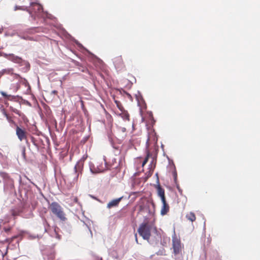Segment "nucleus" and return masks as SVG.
Instances as JSON below:
<instances>
[{
  "label": "nucleus",
  "mask_w": 260,
  "mask_h": 260,
  "mask_svg": "<svg viewBox=\"0 0 260 260\" xmlns=\"http://www.w3.org/2000/svg\"><path fill=\"white\" fill-rule=\"evenodd\" d=\"M153 229L156 230L152 224L145 222L140 225L138 232L144 240L148 241L151 236V232Z\"/></svg>",
  "instance_id": "f257e3e1"
},
{
  "label": "nucleus",
  "mask_w": 260,
  "mask_h": 260,
  "mask_svg": "<svg viewBox=\"0 0 260 260\" xmlns=\"http://www.w3.org/2000/svg\"><path fill=\"white\" fill-rule=\"evenodd\" d=\"M49 209L60 220L64 221L67 220L66 214L63 211V208L58 203L52 202L49 205Z\"/></svg>",
  "instance_id": "f03ea898"
},
{
  "label": "nucleus",
  "mask_w": 260,
  "mask_h": 260,
  "mask_svg": "<svg viewBox=\"0 0 260 260\" xmlns=\"http://www.w3.org/2000/svg\"><path fill=\"white\" fill-rule=\"evenodd\" d=\"M153 203L150 202L146 198H141L138 202L139 213H150V206Z\"/></svg>",
  "instance_id": "7ed1b4c3"
},
{
  "label": "nucleus",
  "mask_w": 260,
  "mask_h": 260,
  "mask_svg": "<svg viewBox=\"0 0 260 260\" xmlns=\"http://www.w3.org/2000/svg\"><path fill=\"white\" fill-rule=\"evenodd\" d=\"M87 157V155H84L80 159L79 161L76 164L74 167V171L75 176L74 180L76 181L78 180V177L80 174H82V172L83 168L84 162Z\"/></svg>",
  "instance_id": "20e7f679"
},
{
  "label": "nucleus",
  "mask_w": 260,
  "mask_h": 260,
  "mask_svg": "<svg viewBox=\"0 0 260 260\" xmlns=\"http://www.w3.org/2000/svg\"><path fill=\"white\" fill-rule=\"evenodd\" d=\"M0 176L4 180V190L5 191L12 190L14 187V181L9 175L5 172L0 173Z\"/></svg>",
  "instance_id": "39448f33"
},
{
  "label": "nucleus",
  "mask_w": 260,
  "mask_h": 260,
  "mask_svg": "<svg viewBox=\"0 0 260 260\" xmlns=\"http://www.w3.org/2000/svg\"><path fill=\"white\" fill-rule=\"evenodd\" d=\"M172 245L174 253L175 255L180 254L183 248V246L182 245L180 240L176 236L173 237Z\"/></svg>",
  "instance_id": "423d86ee"
},
{
  "label": "nucleus",
  "mask_w": 260,
  "mask_h": 260,
  "mask_svg": "<svg viewBox=\"0 0 260 260\" xmlns=\"http://www.w3.org/2000/svg\"><path fill=\"white\" fill-rule=\"evenodd\" d=\"M16 135L20 141L25 140L27 143V133L24 128H22L18 125L16 126Z\"/></svg>",
  "instance_id": "0eeeda50"
},
{
  "label": "nucleus",
  "mask_w": 260,
  "mask_h": 260,
  "mask_svg": "<svg viewBox=\"0 0 260 260\" xmlns=\"http://www.w3.org/2000/svg\"><path fill=\"white\" fill-rule=\"evenodd\" d=\"M30 6L31 8L29 10V13L37 16H40L43 12V7L36 3H31Z\"/></svg>",
  "instance_id": "6e6552de"
},
{
  "label": "nucleus",
  "mask_w": 260,
  "mask_h": 260,
  "mask_svg": "<svg viewBox=\"0 0 260 260\" xmlns=\"http://www.w3.org/2000/svg\"><path fill=\"white\" fill-rule=\"evenodd\" d=\"M107 169V167L106 165V162L104 159H102L101 162H98V165H96V169L93 170L90 167L91 171L93 173H98L103 172L104 171Z\"/></svg>",
  "instance_id": "1a4fd4ad"
},
{
  "label": "nucleus",
  "mask_w": 260,
  "mask_h": 260,
  "mask_svg": "<svg viewBox=\"0 0 260 260\" xmlns=\"http://www.w3.org/2000/svg\"><path fill=\"white\" fill-rule=\"evenodd\" d=\"M4 57L16 63H21L23 61V59L21 57L13 54L4 53Z\"/></svg>",
  "instance_id": "9d476101"
},
{
  "label": "nucleus",
  "mask_w": 260,
  "mask_h": 260,
  "mask_svg": "<svg viewBox=\"0 0 260 260\" xmlns=\"http://www.w3.org/2000/svg\"><path fill=\"white\" fill-rule=\"evenodd\" d=\"M113 63L117 69H122L125 67L123 58L121 56L115 57L113 59Z\"/></svg>",
  "instance_id": "9b49d317"
},
{
  "label": "nucleus",
  "mask_w": 260,
  "mask_h": 260,
  "mask_svg": "<svg viewBox=\"0 0 260 260\" xmlns=\"http://www.w3.org/2000/svg\"><path fill=\"white\" fill-rule=\"evenodd\" d=\"M122 197H120L118 199H116L112 200L107 204V207L109 209L112 208L113 207H117L119 205V202L121 201Z\"/></svg>",
  "instance_id": "f8f14e48"
},
{
  "label": "nucleus",
  "mask_w": 260,
  "mask_h": 260,
  "mask_svg": "<svg viewBox=\"0 0 260 260\" xmlns=\"http://www.w3.org/2000/svg\"><path fill=\"white\" fill-rule=\"evenodd\" d=\"M117 115L120 116L124 120H129V114L128 112L125 110L120 111V113H117Z\"/></svg>",
  "instance_id": "ddd939ff"
},
{
  "label": "nucleus",
  "mask_w": 260,
  "mask_h": 260,
  "mask_svg": "<svg viewBox=\"0 0 260 260\" xmlns=\"http://www.w3.org/2000/svg\"><path fill=\"white\" fill-rule=\"evenodd\" d=\"M170 209V207L168 204H162L161 208L160 214L161 215H165L167 214Z\"/></svg>",
  "instance_id": "4468645a"
},
{
  "label": "nucleus",
  "mask_w": 260,
  "mask_h": 260,
  "mask_svg": "<svg viewBox=\"0 0 260 260\" xmlns=\"http://www.w3.org/2000/svg\"><path fill=\"white\" fill-rule=\"evenodd\" d=\"M186 218L189 221L193 222L196 220V216L194 213L190 212L186 215Z\"/></svg>",
  "instance_id": "2eb2a0df"
},
{
  "label": "nucleus",
  "mask_w": 260,
  "mask_h": 260,
  "mask_svg": "<svg viewBox=\"0 0 260 260\" xmlns=\"http://www.w3.org/2000/svg\"><path fill=\"white\" fill-rule=\"evenodd\" d=\"M3 113L6 116L7 120L10 123L13 124L15 126L17 125L15 122L13 120L12 118L7 113V112L4 109L3 110Z\"/></svg>",
  "instance_id": "dca6fc26"
},
{
  "label": "nucleus",
  "mask_w": 260,
  "mask_h": 260,
  "mask_svg": "<svg viewBox=\"0 0 260 260\" xmlns=\"http://www.w3.org/2000/svg\"><path fill=\"white\" fill-rule=\"evenodd\" d=\"M156 188L159 197L165 196V190L160 186V185H157Z\"/></svg>",
  "instance_id": "f3484780"
},
{
  "label": "nucleus",
  "mask_w": 260,
  "mask_h": 260,
  "mask_svg": "<svg viewBox=\"0 0 260 260\" xmlns=\"http://www.w3.org/2000/svg\"><path fill=\"white\" fill-rule=\"evenodd\" d=\"M13 69H4L1 72L0 74H1V75H4V74H11V75L13 74Z\"/></svg>",
  "instance_id": "a211bd4d"
},
{
  "label": "nucleus",
  "mask_w": 260,
  "mask_h": 260,
  "mask_svg": "<svg viewBox=\"0 0 260 260\" xmlns=\"http://www.w3.org/2000/svg\"><path fill=\"white\" fill-rule=\"evenodd\" d=\"M115 103L116 104L117 107H118V108L119 109V110L120 111H122L124 110L123 107L122 106V104H121V103L119 101L115 100Z\"/></svg>",
  "instance_id": "6ab92c4d"
},
{
  "label": "nucleus",
  "mask_w": 260,
  "mask_h": 260,
  "mask_svg": "<svg viewBox=\"0 0 260 260\" xmlns=\"http://www.w3.org/2000/svg\"><path fill=\"white\" fill-rule=\"evenodd\" d=\"M150 155V152H148L147 153L146 157L145 158V159L142 163V167H143L145 166V165L147 162Z\"/></svg>",
  "instance_id": "aec40b11"
},
{
  "label": "nucleus",
  "mask_w": 260,
  "mask_h": 260,
  "mask_svg": "<svg viewBox=\"0 0 260 260\" xmlns=\"http://www.w3.org/2000/svg\"><path fill=\"white\" fill-rule=\"evenodd\" d=\"M118 131L120 132H122V133H123V137H125L126 136V128L125 127H118Z\"/></svg>",
  "instance_id": "412c9836"
},
{
  "label": "nucleus",
  "mask_w": 260,
  "mask_h": 260,
  "mask_svg": "<svg viewBox=\"0 0 260 260\" xmlns=\"http://www.w3.org/2000/svg\"><path fill=\"white\" fill-rule=\"evenodd\" d=\"M1 94L3 95V96L7 99H9L11 97L10 95L7 94L4 91H1Z\"/></svg>",
  "instance_id": "4be33fe9"
},
{
  "label": "nucleus",
  "mask_w": 260,
  "mask_h": 260,
  "mask_svg": "<svg viewBox=\"0 0 260 260\" xmlns=\"http://www.w3.org/2000/svg\"><path fill=\"white\" fill-rule=\"evenodd\" d=\"M160 198L161 199V201L162 202V204H167L165 196L160 197Z\"/></svg>",
  "instance_id": "5701e85b"
},
{
  "label": "nucleus",
  "mask_w": 260,
  "mask_h": 260,
  "mask_svg": "<svg viewBox=\"0 0 260 260\" xmlns=\"http://www.w3.org/2000/svg\"><path fill=\"white\" fill-rule=\"evenodd\" d=\"M22 155L24 158L26 157L25 148L24 147L22 150Z\"/></svg>",
  "instance_id": "b1692460"
},
{
  "label": "nucleus",
  "mask_w": 260,
  "mask_h": 260,
  "mask_svg": "<svg viewBox=\"0 0 260 260\" xmlns=\"http://www.w3.org/2000/svg\"><path fill=\"white\" fill-rule=\"evenodd\" d=\"M80 70L82 72H86V71H87V70L86 68H84V67H81V69Z\"/></svg>",
  "instance_id": "393cba45"
},
{
  "label": "nucleus",
  "mask_w": 260,
  "mask_h": 260,
  "mask_svg": "<svg viewBox=\"0 0 260 260\" xmlns=\"http://www.w3.org/2000/svg\"><path fill=\"white\" fill-rule=\"evenodd\" d=\"M57 93H58L57 91V90H52V91H51V93H52V94H53L57 95Z\"/></svg>",
  "instance_id": "a878e982"
},
{
  "label": "nucleus",
  "mask_w": 260,
  "mask_h": 260,
  "mask_svg": "<svg viewBox=\"0 0 260 260\" xmlns=\"http://www.w3.org/2000/svg\"><path fill=\"white\" fill-rule=\"evenodd\" d=\"M24 10V9L21 8V7L16 6L15 8V10Z\"/></svg>",
  "instance_id": "bb28decb"
},
{
  "label": "nucleus",
  "mask_w": 260,
  "mask_h": 260,
  "mask_svg": "<svg viewBox=\"0 0 260 260\" xmlns=\"http://www.w3.org/2000/svg\"><path fill=\"white\" fill-rule=\"evenodd\" d=\"M135 237L136 242H137V243L138 244V241L137 234H135Z\"/></svg>",
  "instance_id": "cd10ccee"
},
{
  "label": "nucleus",
  "mask_w": 260,
  "mask_h": 260,
  "mask_svg": "<svg viewBox=\"0 0 260 260\" xmlns=\"http://www.w3.org/2000/svg\"><path fill=\"white\" fill-rule=\"evenodd\" d=\"M55 234H56V236H57V238L58 239H60V236H59V235H58L56 233V231H55Z\"/></svg>",
  "instance_id": "c85d7f7f"
},
{
  "label": "nucleus",
  "mask_w": 260,
  "mask_h": 260,
  "mask_svg": "<svg viewBox=\"0 0 260 260\" xmlns=\"http://www.w3.org/2000/svg\"><path fill=\"white\" fill-rule=\"evenodd\" d=\"M44 222L46 224V225H47L48 226H49V225L46 219L44 220Z\"/></svg>",
  "instance_id": "c756f323"
},
{
  "label": "nucleus",
  "mask_w": 260,
  "mask_h": 260,
  "mask_svg": "<svg viewBox=\"0 0 260 260\" xmlns=\"http://www.w3.org/2000/svg\"><path fill=\"white\" fill-rule=\"evenodd\" d=\"M5 53L0 52V56H4V54Z\"/></svg>",
  "instance_id": "7c9ffc66"
},
{
  "label": "nucleus",
  "mask_w": 260,
  "mask_h": 260,
  "mask_svg": "<svg viewBox=\"0 0 260 260\" xmlns=\"http://www.w3.org/2000/svg\"><path fill=\"white\" fill-rule=\"evenodd\" d=\"M16 1L18 2H22L24 1V0H16Z\"/></svg>",
  "instance_id": "2f4dec72"
},
{
  "label": "nucleus",
  "mask_w": 260,
  "mask_h": 260,
  "mask_svg": "<svg viewBox=\"0 0 260 260\" xmlns=\"http://www.w3.org/2000/svg\"><path fill=\"white\" fill-rule=\"evenodd\" d=\"M8 231H9V230L5 229V231L7 232Z\"/></svg>",
  "instance_id": "473e14b6"
},
{
  "label": "nucleus",
  "mask_w": 260,
  "mask_h": 260,
  "mask_svg": "<svg viewBox=\"0 0 260 260\" xmlns=\"http://www.w3.org/2000/svg\"><path fill=\"white\" fill-rule=\"evenodd\" d=\"M24 81L25 82H27L26 80L25 79H24Z\"/></svg>",
  "instance_id": "72a5a7b5"
},
{
  "label": "nucleus",
  "mask_w": 260,
  "mask_h": 260,
  "mask_svg": "<svg viewBox=\"0 0 260 260\" xmlns=\"http://www.w3.org/2000/svg\"><path fill=\"white\" fill-rule=\"evenodd\" d=\"M45 231L47 232V229L45 228Z\"/></svg>",
  "instance_id": "f704fd0d"
}]
</instances>
